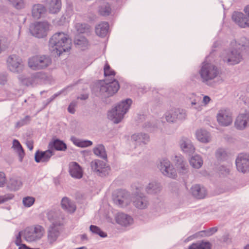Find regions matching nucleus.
<instances>
[{"label":"nucleus","instance_id":"nucleus-1","mask_svg":"<svg viewBox=\"0 0 249 249\" xmlns=\"http://www.w3.org/2000/svg\"><path fill=\"white\" fill-rule=\"evenodd\" d=\"M51 50L55 52L57 55L70 50L71 47V41L68 36L63 33H57L53 36L50 41Z\"/></svg>","mask_w":249,"mask_h":249},{"label":"nucleus","instance_id":"nucleus-2","mask_svg":"<svg viewBox=\"0 0 249 249\" xmlns=\"http://www.w3.org/2000/svg\"><path fill=\"white\" fill-rule=\"evenodd\" d=\"M48 219L52 222L48 233V240L52 244L54 242L59 235L58 226L63 224L64 215L60 213L50 212L48 213Z\"/></svg>","mask_w":249,"mask_h":249},{"label":"nucleus","instance_id":"nucleus-3","mask_svg":"<svg viewBox=\"0 0 249 249\" xmlns=\"http://www.w3.org/2000/svg\"><path fill=\"white\" fill-rule=\"evenodd\" d=\"M231 48L229 51L223 54V60L225 62L234 65L239 63L242 59V55L241 53V48L243 45L237 44L236 41L231 43Z\"/></svg>","mask_w":249,"mask_h":249},{"label":"nucleus","instance_id":"nucleus-4","mask_svg":"<svg viewBox=\"0 0 249 249\" xmlns=\"http://www.w3.org/2000/svg\"><path fill=\"white\" fill-rule=\"evenodd\" d=\"M131 104L132 101L129 99L122 101L115 108L108 112V118L115 123H119L123 119L124 115L128 110Z\"/></svg>","mask_w":249,"mask_h":249},{"label":"nucleus","instance_id":"nucleus-5","mask_svg":"<svg viewBox=\"0 0 249 249\" xmlns=\"http://www.w3.org/2000/svg\"><path fill=\"white\" fill-rule=\"evenodd\" d=\"M199 74L203 82L212 80L220 74V70L214 64L204 62L199 71Z\"/></svg>","mask_w":249,"mask_h":249},{"label":"nucleus","instance_id":"nucleus-6","mask_svg":"<svg viewBox=\"0 0 249 249\" xmlns=\"http://www.w3.org/2000/svg\"><path fill=\"white\" fill-rule=\"evenodd\" d=\"M52 63L50 57L44 55L33 56L28 59V66L33 70L45 69Z\"/></svg>","mask_w":249,"mask_h":249},{"label":"nucleus","instance_id":"nucleus-7","mask_svg":"<svg viewBox=\"0 0 249 249\" xmlns=\"http://www.w3.org/2000/svg\"><path fill=\"white\" fill-rule=\"evenodd\" d=\"M44 233V229L40 225H35L27 227L24 231L25 239L30 242L40 239Z\"/></svg>","mask_w":249,"mask_h":249},{"label":"nucleus","instance_id":"nucleus-8","mask_svg":"<svg viewBox=\"0 0 249 249\" xmlns=\"http://www.w3.org/2000/svg\"><path fill=\"white\" fill-rule=\"evenodd\" d=\"M100 92L107 97L112 96L116 93L120 89V85L118 81L114 79L112 82L106 83L105 81H102L100 83Z\"/></svg>","mask_w":249,"mask_h":249},{"label":"nucleus","instance_id":"nucleus-9","mask_svg":"<svg viewBox=\"0 0 249 249\" xmlns=\"http://www.w3.org/2000/svg\"><path fill=\"white\" fill-rule=\"evenodd\" d=\"M50 25L47 22H39L30 27L32 34L36 37L40 38L46 36Z\"/></svg>","mask_w":249,"mask_h":249},{"label":"nucleus","instance_id":"nucleus-10","mask_svg":"<svg viewBox=\"0 0 249 249\" xmlns=\"http://www.w3.org/2000/svg\"><path fill=\"white\" fill-rule=\"evenodd\" d=\"M7 65L10 70L14 72H20L24 69L23 62L18 56L12 55L8 57Z\"/></svg>","mask_w":249,"mask_h":249},{"label":"nucleus","instance_id":"nucleus-11","mask_svg":"<svg viewBox=\"0 0 249 249\" xmlns=\"http://www.w3.org/2000/svg\"><path fill=\"white\" fill-rule=\"evenodd\" d=\"M236 166L238 171L245 173L249 171V154L240 153L236 160Z\"/></svg>","mask_w":249,"mask_h":249},{"label":"nucleus","instance_id":"nucleus-12","mask_svg":"<svg viewBox=\"0 0 249 249\" xmlns=\"http://www.w3.org/2000/svg\"><path fill=\"white\" fill-rule=\"evenodd\" d=\"M90 166L93 171L102 175L108 174L110 171L109 167L104 161L101 160H93L90 163Z\"/></svg>","mask_w":249,"mask_h":249},{"label":"nucleus","instance_id":"nucleus-13","mask_svg":"<svg viewBox=\"0 0 249 249\" xmlns=\"http://www.w3.org/2000/svg\"><path fill=\"white\" fill-rule=\"evenodd\" d=\"M160 170L165 176L174 178L177 176L176 170L167 160H163L160 162Z\"/></svg>","mask_w":249,"mask_h":249},{"label":"nucleus","instance_id":"nucleus-14","mask_svg":"<svg viewBox=\"0 0 249 249\" xmlns=\"http://www.w3.org/2000/svg\"><path fill=\"white\" fill-rule=\"evenodd\" d=\"M114 202L121 206L127 205L130 203L128 198V194L124 190L118 191L113 195Z\"/></svg>","mask_w":249,"mask_h":249},{"label":"nucleus","instance_id":"nucleus-15","mask_svg":"<svg viewBox=\"0 0 249 249\" xmlns=\"http://www.w3.org/2000/svg\"><path fill=\"white\" fill-rule=\"evenodd\" d=\"M217 119L219 124L224 126L229 125L232 122L231 113L226 110H220L217 114Z\"/></svg>","mask_w":249,"mask_h":249},{"label":"nucleus","instance_id":"nucleus-16","mask_svg":"<svg viewBox=\"0 0 249 249\" xmlns=\"http://www.w3.org/2000/svg\"><path fill=\"white\" fill-rule=\"evenodd\" d=\"M233 21L239 26L242 28L249 27V23L247 17L244 14L240 12H234L232 16Z\"/></svg>","mask_w":249,"mask_h":249},{"label":"nucleus","instance_id":"nucleus-17","mask_svg":"<svg viewBox=\"0 0 249 249\" xmlns=\"http://www.w3.org/2000/svg\"><path fill=\"white\" fill-rule=\"evenodd\" d=\"M53 154V151L52 149H49L45 151L38 150L35 154V160L37 162H48Z\"/></svg>","mask_w":249,"mask_h":249},{"label":"nucleus","instance_id":"nucleus-18","mask_svg":"<svg viewBox=\"0 0 249 249\" xmlns=\"http://www.w3.org/2000/svg\"><path fill=\"white\" fill-rule=\"evenodd\" d=\"M248 124H249V114H241L236 118L235 122V126L238 129H243Z\"/></svg>","mask_w":249,"mask_h":249},{"label":"nucleus","instance_id":"nucleus-19","mask_svg":"<svg viewBox=\"0 0 249 249\" xmlns=\"http://www.w3.org/2000/svg\"><path fill=\"white\" fill-rule=\"evenodd\" d=\"M132 201L134 205L139 209H144L148 204L146 198L142 194H135L132 197Z\"/></svg>","mask_w":249,"mask_h":249},{"label":"nucleus","instance_id":"nucleus-20","mask_svg":"<svg viewBox=\"0 0 249 249\" xmlns=\"http://www.w3.org/2000/svg\"><path fill=\"white\" fill-rule=\"evenodd\" d=\"M70 173L75 178H80L83 176V171L80 165L75 162L70 164Z\"/></svg>","mask_w":249,"mask_h":249},{"label":"nucleus","instance_id":"nucleus-21","mask_svg":"<svg viewBox=\"0 0 249 249\" xmlns=\"http://www.w3.org/2000/svg\"><path fill=\"white\" fill-rule=\"evenodd\" d=\"M192 193L193 195L198 199L204 198L207 193L205 188L198 184L195 185L192 187Z\"/></svg>","mask_w":249,"mask_h":249},{"label":"nucleus","instance_id":"nucleus-22","mask_svg":"<svg viewBox=\"0 0 249 249\" xmlns=\"http://www.w3.org/2000/svg\"><path fill=\"white\" fill-rule=\"evenodd\" d=\"M47 7L49 12L53 14L58 12L61 7V0H47Z\"/></svg>","mask_w":249,"mask_h":249},{"label":"nucleus","instance_id":"nucleus-23","mask_svg":"<svg viewBox=\"0 0 249 249\" xmlns=\"http://www.w3.org/2000/svg\"><path fill=\"white\" fill-rule=\"evenodd\" d=\"M62 208L70 213H73L76 210V205L72 201L67 197H64L61 203Z\"/></svg>","mask_w":249,"mask_h":249},{"label":"nucleus","instance_id":"nucleus-24","mask_svg":"<svg viewBox=\"0 0 249 249\" xmlns=\"http://www.w3.org/2000/svg\"><path fill=\"white\" fill-rule=\"evenodd\" d=\"M180 145L182 150L185 153L191 154L195 152V148L191 142L187 138H183L180 140Z\"/></svg>","mask_w":249,"mask_h":249},{"label":"nucleus","instance_id":"nucleus-25","mask_svg":"<svg viewBox=\"0 0 249 249\" xmlns=\"http://www.w3.org/2000/svg\"><path fill=\"white\" fill-rule=\"evenodd\" d=\"M46 11V8L42 4H35L32 8V16L35 18H39L45 13Z\"/></svg>","mask_w":249,"mask_h":249},{"label":"nucleus","instance_id":"nucleus-26","mask_svg":"<svg viewBox=\"0 0 249 249\" xmlns=\"http://www.w3.org/2000/svg\"><path fill=\"white\" fill-rule=\"evenodd\" d=\"M116 220L117 223L123 226L128 225L133 221L130 216L123 213H118L116 216Z\"/></svg>","mask_w":249,"mask_h":249},{"label":"nucleus","instance_id":"nucleus-27","mask_svg":"<svg viewBox=\"0 0 249 249\" xmlns=\"http://www.w3.org/2000/svg\"><path fill=\"white\" fill-rule=\"evenodd\" d=\"M196 137L199 142L203 143L209 142L211 140L210 133L203 129L198 130L196 131Z\"/></svg>","mask_w":249,"mask_h":249},{"label":"nucleus","instance_id":"nucleus-28","mask_svg":"<svg viewBox=\"0 0 249 249\" xmlns=\"http://www.w3.org/2000/svg\"><path fill=\"white\" fill-rule=\"evenodd\" d=\"M109 25L107 22H103L98 24L95 29V32L97 36L101 37L105 36L108 32Z\"/></svg>","mask_w":249,"mask_h":249},{"label":"nucleus","instance_id":"nucleus-29","mask_svg":"<svg viewBox=\"0 0 249 249\" xmlns=\"http://www.w3.org/2000/svg\"><path fill=\"white\" fill-rule=\"evenodd\" d=\"M12 147L18 153L19 157V160L20 161H22L25 155V152L19 142L17 140H14L13 142Z\"/></svg>","mask_w":249,"mask_h":249},{"label":"nucleus","instance_id":"nucleus-30","mask_svg":"<svg viewBox=\"0 0 249 249\" xmlns=\"http://www.w3.org/2000/svg\"><path fill=\"white\" fill-rule=\"evenodd\" d=\"M161 187L160 184L156 182L150 183L146 188V191L148 194H154L160 192Z\"/></svg>","mask_w":249,"mask_h":249},{"label":"nucleus","instance_id":"nucleus-31","mask_svg":"<svg viewBox=\"0 0 249 249\" xmlns=\"http://www.w3.org/2000/svg\"><path fill=\"white\" fill-rule=\"evenodd\" d=\"M50 149H53L54 148L57 150H65L67 148L66 145L62 141L58 140H55L54 141L51 142L49 144Z\"/></svg>","mask_w":249,"mask_h":249},{"label":"nucleus","instance_id":"nucleus-32","mask_svg":"<svg viewBox=\"0 0 249 249\" xmlns=\"http://www.w3.org/2000/svg\"><path fill=\"white\" fill-rule=\"evenodd\" d=\"M74 43L79 48L85 50L89 46V41L83 36H79L74 40Z\"/></svg>","mask_w":249,"mask_h":249},{"label":"nucleus","instance_id":"nucleus-33","mask_svg":"<svg viewBox=\"0 0 249 249\" xmlns=\"http://www.w3.org/2000/svg\"><path fill=\"white\" fill-rule=\"evenodd\" d=\"M178 109H174L167 112L165 118L167 122H174L177 119L179 113Z\"/></svg>","mask_w":249,"mask_h":249},{"label":"nucleus","instance_id":"nucleus-34","mask_svg":"<svg viewBox=\"0 0 249 249\" xmlns=\"http://www.w3.org/2000/svg\"><path fill=\"white\" fill-rule=\"evenodd\" d=\"M104 71L106 77H108L111 80H114L116 72L110 67L107 62H106L105 65Z\"/></svg>","mask_w":249,"mask_h":249},{"label":"nucleus","instance_id":"nucleus-35","mask_svg":"<svg viewBox=\"0 0 249 249\" xmlns=\"http://www.w3.org/2000/svg\"><path fill=\"white\" fill-rule=\"evenodd\" d=\"M190 162L194 168H199L203 164V160L199 156L195 155L191 158Z\"/></svg>","mask_w":249,"mask_h":249},{"label":"nucleus","instance_id":"nucleus-36","mask_svg":"<svg viewBox=\"0 0 249 249\" xmlns=\"http://www.w3.org/2000/svg\"><path fill=\"white\" fill-rule=\"evenodd\" d=\"M132 139L135 142H137L138 143H146L147 142L149 141V138L146 134H134L132 136Z\"/></svg>","mask_w":249,"mask_h":249},{"label":"nucleus","instance_id":"nucleus-37","mask_svg":"<svg viewBox=\"0 0 249 249\" xmlns=\"http://www.w3.org/2000/svg\"><path fill=\"white\" fill-rule=\"evenodd\" d=\"M189 249H211V244L208 242H199L194 243Z\"/></svg>","mask_w":249,"mask_h":249},{"label":"nucleus","instance_id":"nucleus-38","mask_svg":"<svg viewBox=\"0 0 249 249\" xmlns=\"http://www.w3.org/2000/svg\"><path fill=\"white\" fill-rule=\"evenodd\" d=\"M94 153L97 156H100L102 158H107V154L105 147L103 145H98L93 150Z\"/></svg>","mask_w":249,"mask_h":249},{"label":"nucleus","instance_id":"nucleus-39","mask_svg":"<svg viewBox=\"0 0 249 249\" xmlns=\"http://www.w3.org/2000/svg\"><path fill=\"white\" fill-rule=\"evenodd\" d=\"M176 166L179 172L185 173L187 172V166L181 158L178 159Z\"/></svg>","mask_w":249,"mask_h":249},{"label":"nucleus","instance_id":"nucleus-40","mask_svg":"<svg viewBox=\"0 0 249 249\" xmlns=\"http://www.w3.org/2000/svg\"><path fill=\"white\" fill-rule=\"evenodd\" d=\"M111 9L110 5L108 3L102 5L99 9V13L102 16H108L111 13Z\"/></svg>","mask_w":249,"mask_h":249},{"label":"nucleus","instance_id":"nucleus-41","mask_svg":"<svg viewBox=\"0 0 249 249\" xmlns=\"http://www.w3.org/2000/svg\"><path fill=\"white\" fill-rule=\"evenodd\" d=\"M75 28L80 33H87L89 31L90 27L86 24L77 23L75 25Z\"/></svg>","mask_w":249,"mask_h":249},{"label":"nucleus","instance_id":"nucleus-42","mask_svg":"<svg viewBox=\"0 0 249 249\" xmlns=\"http://www.w3.org/2000/svg\"><path fill=\"white\" fill-rule=\"evenodd\" d=\"M22 185L21 181L18 179L11 178L9 183V187L13 190H17Z\"/></svg>","mask_w":249,"mask_h":249},{"label":"nucleus","instance_id":"nucleus-43","mask_svg":"<svg viewBox=\"0 0 249 249\" xmlns=\"http://www.w3.org/2000/svg\"><path fill=\"white\" fill-rule=\"evenodd\" d=\"M9 44L6 38L0 36V53L8 48Z\"/></svg>","mask_w":249,"mask_h":249},{"label":"nucleus","instance_id":"nucleus-44","mask_svg":"<svg viewBox=\"0 0 249 249\" xmlns=\"http://www.w3.org/2000/svg\"><path fill=\"white\" fill-rule=\"evenodd\" d=\"M35 199L33 197L27 196L23 199V203L25 207H31L34 203Z\"/></svg>","mask_w":249,"mask_h":249},{"label":"nucleus","instance_id":"nucleus-45","mask_svg":"<svg viewBox=\"0 0 249 249\" xmlns=\"http://www.w3.org/2000/svg\"><path fill=\"white\" fill-rule=\"evenodd\" d=\"M90 231L95 233L99 234L101 237H106V234L101 230L98 227L94 225H91L90 227Z\"/></svg>","mask_w":249,"mask_h":249},{"label":"nucleus","instance_id":"nucleus-46","mask_svg":"<svg viewBox=\"0 0 249 249\" xmlns=\"http://www.w3.org/2000/svg\"><path fill=\"white\" fill-rule=\"evenodd\" d=\"M13 5L17 9H21L24 6L23 0H9Z\"/></svg>","mask_w":249,"mask_h":249},{"label":"nucleus","instance_id":"nucleus-47","mask_svg":"<svg viewBox=\"0 0 249 249\" xmlns=\"http://www.w3.org/2000/svg\"><path fill=\"white\" fill-rule=\"evenodd\" d=\"M74 143L78 146L82 147H87V146L91 145L92 144V142L90 141H81L76 140L75 142H74Z\"/></svg>","mask_w":249,"mask_h":249},{"label":"nucleus","instance_id":"nucleus-48","mask_svg":"<svg viewBox=\"0 0 249 249\" xmlns=\"http://www.w3.org/2000/svg\"><path fill=\"white\" fill-rule=\"evenodd\" d=\"M216 156L217 159L222 160L227 156V153L224 149L220 148L217 150Z\"/></svg>","mask_w":249,"mask_h":249},{"label":"nucleus","instance_id":"nucleus-49","mask_svg":"<svg viewBox=\"0 0 249 249\" xmlns=\"http://www.w3.org/2000/svg\"><path fill=\"white\" fill-rule=\"evenodd\" d=\"M6 181L5 174L0 172V187L4 185Z\"/></svg>","mask_w":249,"mask_h":249},{"label":"nucleus","instance_id":"nucleus-50","mask_svg":"<svg viewBox=\"0 0 249 249\" xmlns=\"http://www.w3.org/2000/svg\"><path fill=\"white\" fill-rule=\"evenodd\" d=\"M21 232H19L17 236V239L15 241L16 244L18 246H20L21 245Z\"/></svg>","mask_w":249,"mask_h":249},{"label":"nucleus","instance_id":"nucleus-51","mask_svg":"<svg viewBox=\"0 0 249 249\" xmlns=\"http://www.w3.org/2000/svg\"><path fill=\"white\" fill-rule=\"evenodd\" d=\"M217 231V229L215 227L212 228L210 229L208 231H206V235L207 236H210Z\"/></svg>","mask_w":249,"mask_h":249},{"label":"nucleus","instance_id":"nucleus-52","mask_svg":"<svg viewBox=\"0 0 249 249\" xmlns=\"http://www.w3.org/2000/svg\"><path fill=\"white\" fill-rule=\"evenodd\" d=\"M75 106V103H71L69 106L68 111L71 113L74 112V107Z\"/></svg>","mask_w":249,"mask_h":249},{"label":"nucleus","instance_id":"nucleus-53","mask_svg":"<svg viewBox=\"0 0 249 249\" xmlns=\"http://www.w3.org/2000/svg\"><path fill=\"white\" fill-rule=\"evenodd\" d=\"M26 145L30 150H33L34 147V143L32 141H28L26 142Z\"/></svg>","mask_w":249,"mask_h":249},{"label":"nucleus","instance_id":"nucleus-54","mask_svg":"<svg viewBox=\"0 0 249 249\" xmlns=\"http://www.w3.org/2000/svg\"><path fill=\"white\" fill-rule=\"evenodd\" d=\"M211 101L210 98L208 96H205L203 97V103L206 105Z\"/></svg>","mask_w":249,"mask_h":249},{"label":"nucleus","instance_id":"nucleus-55","mask_svg":"<svg viewBox=\"0 0 249 249\" xmlns=\"http://www.w3.org/2000/svg\"><path fill=\"white\" fill-rule=\"evenodd\" d=\"M11 198H8L6 196H0V204L3 203Z\"/></svg>","mask_w":249,"mask_h":249},{"label":"nucleus","instance_id":"nucleus-56","mask_svg":"<svg viewBox=\"0 0 249 249\" xmlns=\"http://www.w3.org/2000/svg\"><path fill=\"white\" fill-rule=\"evenodd\" d=\"M87 236L86 234H84L81 235V239L82 241L87 240Z\"/></svg>","mask_w":249,"mask_h":249},{"label":"nucleus","instance_id":"nucleus-57","mask_svg":"<svg viewBox=\"0 0 249 249\" xmlns=\"http://www.w3.org/2000/svg\"><path fill=\"white\" fill-rule=\"evenodd\" d=\"M134 187L135 188V189H136V191H137V192H136V194H139V191H140L141 190H140V189L139 188V187L135 185H134ZM139 188H141V186H139Z\"/></svg>","mask_w":249,"mask_h":249},{"label":"nucleus","instance_id":"nucleus-58","mask_svg":"<svg viewBox=\"0 0 249 249\" xmlns=\"http://www.w3.org/2000/svg\"><path fill=\"white\" fill-rule=\"evenodd\" d=\"M134 187L135 188V189H136V191H137V192H136V194H139V191H140L141 190H140V189L139 188V187L135 185H134ZM139 188H141V186H139Z\"/></svg>","mask_w":249,"mask_h":249},{"label":"nucleus","instance_id":"nucleus-59","mask_svg":"<svg viewBox=\"0 0 249 249\" xmlns=\"http://www.w3.org/2000/svg\"><path fill=\"white\" fill-rule=\"evenodd\" d=\"M88 95H83L81 96V97H80V98H81V99H84V100H85V99H87V98H88Z\"/></svg>","mask_w":249,"mask_h":249},{"label":"nucleus","instance_id":"nucleus-60","mask_svg":"<svg viewBox=\"0 0 249 249\" xmlns=\"http://www.w3.org/2000/svg\"><path fill=\"white\" fill-rule=\"evenodd\" d=\"M75 249H87V248L85 247H82L76 248Z\"/></svg>","mask_w":249,"mask_h":249},{"label":"nucleus","instance_id":"nucleus-61","mask_svg":"<svg viewBox=\"0 0 249 249\" xmlns=\"http://www.w3.org/2000/svg\"><path fill=\"white\" fill-rule=\"evenodd\" d=\"M196 101H197V100H196H196H195V102H193L192 103V105H196Z\"/></svg>","mask_w":249,"mask_h":249},{"label":"nucleus","instance_id":"nucleus-62","mask_svg":"<svg viewBox=\"0 0 249 249\" xmlns=\"http://www.w3.org/2000/svg\"><path fill=\"white\" fill-rule=\"evenodd\" d=\"M245 249H249V245H247V246L245 247Z\"/></svg>","mask_w":249,"mask_h":249},{"label":"nucleus","instance_id":"nucleus-63","mask_svg":"<svg viewBox=\"0 0 249 249\" xmlns=\"http://www.w3.org/2000/svg\"><path fill=\"white\" fill-rule=\"evenodd\" d=\"M4 81H6V77H4Z\"/></svg>","mask_w":249,"mask_h":249}]
</instances>
